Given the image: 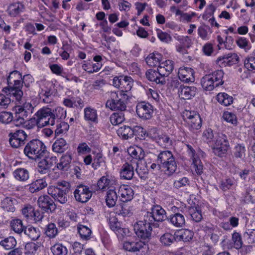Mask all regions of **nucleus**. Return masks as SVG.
<instances>
[{"label": "nucleus", "instance_id": "obj_1", "mask_svg": "<svg viewBox=\"0 0 255 255\" xmlns=\"http://www.w3.org/2000/svg\"><path fill=\"white\" fill-rule=\"evenodd\" d=\"M66 115V111L61 107L52 110L48 107H43L34 114L28 122L31 124V127L37 126L41 128L47 125L53 126L56 119H64Z\"/></svg>", "mask_w": 255, "mask_h": 255}, {"label": "nucleus", "instance_id": "obj_2", "mask_svg": "<svg viewBox=\"0 0 255 255\" xmlns=\"http://www.w3.org/2000/svg\"><path fill=\"white\" fill-rule=\"evenodd\" d=\"M156 162L161 164L162 170L168 177L172 176L177 170L175 157L169 150L160 151L157 155Z\"/></svg>", "mask_w": 255, "mask_h": 255}, {"label": "nucleus", "instance_id": "obj_3", "mask_svg": "<svg viewBox=\"0 0 255 255\" xmlns=\"http://www.w3.org/2000/svg\"><path fill=\"white\" fill-rule=\"evenodd\" d=\"M70 183L66 181H58L56 185L50 186L47 189L49 195L56 202L66 203L68 199V193L70 191Z\"/></svg>", "mask_w": 255, "mask_h": 255}, {"label": "nucleus", "instance_id": "obj_4", "mask_svg": "<svg viewBox=\"0 0 255 255\" xmlns=\"http://www.w3.org/2000/svg\"><path fill=\"white\" fill-rule=\"evenodd\" d=\"M129 96L122 92H111L110 98L107 100L106 107L112 111H126Z\"/></svg>", "mask_w": 255, "mask_h": 255}, {"label": "nucleus", "instance_id": "obj_5", "mask_svg": "<svg viewBox=\"0 0 255 255\" xmlns=\"http://www.w3.org/2000/svg\"><path fill=\"white\" fill-rule=\"evenodd\" d=\"M8 93L19 101L23 96L22 75L17 71H13L9 73L7 79Z\"/></svg>", "mask_w": 255, "mask_h": 255}, {"label": "nucleus", "instance_id": "obj_6", "mask_svg": "<svg viewBox=\"0 0 255 255\" xmlns=\"http://www.w3.org/2000/svg\"><path fill=\"white\" fill-rule=\"evenodd\" d=\"M23 152L29 159L36 160L44 156L46 149L44 144L41 141L33 139L26 144Z\"/></svg>", "mask_w": 255, "mask_h": 255}, {"label": "nucleus", "instance_id": "obj_7", "mask_svg": "<svg viewBox=\"0 0 255 255\" xmlns=\"http://www.w3.org/2000/svg\"><path fill=\"white\" fill-rule=\"evenodd\" d=\"M223 76L224 72L222 70L215 71L212 74L204 76L201 80L202 88L206 91L213 90L214 88L223 84Z\"/></svg>", "mask_w": 255, "mask_h": 255}, {"label": "nucleus", "instance_id": "obj_8", "mask_svg": "<svg viewBox=\"0 0 255 255\" xmlns=\"http://www.w3.org/2000/svg\"><path fill=\"white\" fill-rule=\"evenodd\" d=\"M215 155L222 157L226 154L230 148V144L226 135L221 133L215 137L210 146Z\"/></svg>", "mask_w": 255, "mask_h": 255}, {"label": "nucleus", "instance_id": "obj_9", "mask_svg": "<svg viewBox=\"0 0 255 255\" xmlns=\"http://www.w3.org/2000/svg\"><path fill=\"white\" fill-rule=\"evenodd\" d=\"M125 250L135 253L137 255H148V245L139 239L125 241L123 244Z\"/></svg>", "mask_w": 255, "mask_h": 255}, {"label": "nucleus", "instance_id": "obj_10", "mask_svg": "<svg viewBox=\"0 0 255 255\" xmlns=\"http://www.w3.org/2000/svg\"><path fill=\"white\" fill-rule=\"evenodd\" d=\"M183 119L186 123V126L190 131L195 132L199 129L202 125V122L199 114L193 111L185 110L183 113Z\"/></svg>", "mask_w": 255, "mask_h": 255}, {"label": "nucleus", "instance_id": "obj_11", "mask_svg": "<svg viewBox=\"0 0 255 255\" xmlns=\"http://www.w3.org/2000/svg\"><path fill=\"white\" fill-rule=\"evenodd\" d=\"M166 218L165 211L159 205L153 206L144 215L145 222H150L152 224L155 222H162Z\"/></svg>", "mask_w": 255, "mask_h": 255}, {"label": "nucleus", "instance_id": "obj_12", "mask_svg": "<svg viewBox=\"0 0 255 255\" xmlns=\"http://www.w3.org/2000/svg\"><path fill=\"white\" fill-rule=\"evenodd\" d=\"M151 223L145 222L143 218V221L137 222L134 226V230L138 238L143 240H149L151 237L152 227Z\"/></svg>", "mask_w": 255, "mask_h": 255}, {"label": "nucleus", "instance_id": "obj_13", "mask_svg": "<svg viewBox=\"0 0 255 255\" xmlns=\"http://www.w3.org/2000/svg\"><path fill=\"white\" fill-rule=\"evenodd\" d=\"M113 85L120 89V92L127 94L132 88L133 80L130 77L128 76H116L113 79Z\"/></svg>", "mask_w": 255, "mask_h": 255}, {"label": "nucleus", "instance_id": "obj_14", "mask_svg": "<svg viewBox=\"0 0 255 255\" xmlns=\"http://www.w3.org/2000/svg\"><path fill=\"white\" fill-rule=\"evenodd\" d=\"M173 84L178 88V93L180 98L188 100L194 97L197 93V88L194 86H187L180 84L177 80L173 81Z\"/></svg>", "mask_w": 255, "mask_h": 255}, {"label": "nucleus", "instance_id": "obj_15", "mask_svg": "<svg viewBox=\"0 0 255 255\" xmlns=\"http://www.w3.org/2000/svg\"><path fill=\"white\" fill-rule=\"evenodd\" d=\"M136 112L140 119L149 120L152 117L153 107L149 103L141 102L136 105Z\"/></svg>", "mask_w": 255, "mask_h": 255}, {"label": "nucleus", "instance_id": "obj_16", "mask_svg": "<svg viewBox=\"0 0 255 255\" xmlns=\"http://www.w3.org/2000/svg\"><path fill=\"white\" fill-rule=\"evenodd\" d=\"M148 134L158 145L163 147L168 148L172 145V141L170 137L166 134L156 133V128H151Z\"/></svg>", "mask_w": 255, "mask_h": 255}, {"label": "nucleus", "instance_id": "obj_17", "mask_svg": "<svg viewBox=\"0 0 255 255\" xmlns=\"http://www.w3.org/2000/svg\"><path fill=\"white\" fill-rule=\"evenodd\" d=\"M74 195L76 201L86 203L91 198L92 192L87 186L80 184L77 186L74 191Z\"/></svg>", "mask_w": 255, "mask_h": 255}, {"label": "nucleus", "instance_id": "obj_18", "mask_svg": "<svg viewBox=\"0 0 255 255\" xmlns=\"http://www.w3.org/2000/svg\"><path fill=\"white\" fill-rule=\"evenodd\" d=\"M8 136L10 145L17 148L24 144L27 135L24 130H18L13 133H9Z\"/></svg>", "mask_w": 255, "mask_h": 255}, {"label": "nucleus", "instance_id": "obj_19", "mask_svg": "<svg viewBox=\"0 0 255 255\" xmlns=\"http://www.w3.org/2000/svg\"><path fill=\"white\" fill-rule=\"evenodd\" d=\"M239 59L237 54L230 52L219 57L216 60V63L220 67L231 66L237 64Z\"/></svg>", "mask_w": 255, "mask_h": 255}, {"label": "nucleus", "instance_id": "obj_20", "mask_svg": "<svg viewBox=\"0 0 255 255\" xmlns=\"http://www.w3.org/2000/svg\"><path fill=\"white\" fill-rule=\"evenodd\" d=\"M174 214L169 216L168 220L175 227L178 228L183 227L185 225V219L182 214V209L175 208L174 209Z\"/></svg>", "mask_w": 255, "mask_h": 255}, {"label": "nucleus", "instance_id": "obj_21", "mask_svg": "<svg viewBox=\"0 0 255 255\" xmlns=\"http://www.w3.org/2000/svg\"><path fill=\"white\" fill-rule=\"evenodd\" d=\"M37 204L40 208L46 212L54 211L56 207L53 200L47 195L40 196L38 199Z\"/></svg>", "mask_w": 255, "mask_h": 255}, {"label": "nucleus", "instance_id": "obj_22", "mask_svg": "<svg viewBox=\"0 0 255 255\" xmlns=\"http://www.w3.org/2000/svg\"><path fill=\"white\" fill-rule=\"evenodd\" d=\"M13 116L14 123L16 126L23 125L25 124L27 117L29 116L22 109V108L16 106L15 107Z\"/></svg>", "mask_w": 255, "mask_h": 255}, {"label": "nucleus", "instance_id": "obj_23", "mask_svg": "<svg viewBox=\"0 0 255 255\" xmlns=\"http://www.w3.org/2000/svg\"><path fill=\"white\" fill-rule=\"evenodd\" d=\"M118 193L123 202L130 201L134 195V192L132 188L127 185H121L119 188Z\"/></svg>", "mask_w": 255, "mask_h": 255}, {"label": "nucleus", "instance_id": "obj_24", "mask_svg": "<svg viewBox=\"0 0 255 255\" xmlns=\"http://www.w3.org/2000/svg\"><path fill=\"white\" fill-rule=\"evenodd\" d=\"M173 69V61L167 60L160 63L158 67L157 70L159 71V75L165 78L166 77H167L172 72Z\"/></svg>", "mask_w": 255, "mask_h": 255}, {"label": "nucleus", "instance_id": "obj_25", "mask_svg": "<svg viewBox=\"0 0 255 255\" xmlns=\"http://www.w3.org/2000/svg\"><path fill=\"white\" fill-rule=\"evenodd\" d=\"M133 206L128 202H123L117 206L116 213L123 217H130L132 215Z\"/></svg>", "mask_w": 255, "mask_h": 255}, {"label": "nucleus", "instance_id": "obj_26", "mask_svg": "<svg viewBox=\"0 0 255 255\" xmlns=\"http://www.w3.org/2000/svg\"><path fill=\"white\" fill-rule=\"evenodd\" d=\"M194 71L189 67H181L178 71V77L183 82H189L194 80Z\"/></svg>", "mask_w": 255, "mask_h": 255}, {"label": "nucleus", "instance_id": "obj_27", "mask_svg": "<svg viewBox=\"0 0 255 255\" xmlns=\"http://www.w3.org/2000/svg\"><path fill=\"white\" fill-rule=\"evenodd\" d=\"M116 182L115 179L109 175H106L102 176L97 182V186L99 189L104 190L107 188L112 187Z\"/></svg>", "mask_w": 255, "mask_h": 255}, {"label": "nucleus", "instance_id": "obj_28", "mask_svg": "<svg viewBox=\"0 0 255 255\" xmlns=\"http://www.w3.org/2000/svg\"><path fill=\"white\" fill-rule=\"evenodd\" d=\"M145 75L148 80L155 82L157 84L163 85L166 83L165 78L159 75L158 70L156 71L152 69H149L146 71Z\"/></svg>", "mask_w": 255, "mask_h": 255}, {"label": "nucleus", "instance_id": "obj_29", "mask_svg": "<svg viewBox=\"0 0 255 255\" xmlns=\"http://www.w3.org/2000/svg\"><path fill=\"white\" fill-rule=\"evenodd\" d=\"M47 185L45 178L38 179L28 185V190L30 192L34 193L42 190L47 187Z\"/></svg>", "mask_w": 255, "mask_h": 255}, {"label": "nucleus", "instance_id": "obj_30", "mask_svg": "<svg viewBox=\"0 0 255 255\" xmlns=\"http://www.w3.org/2000/svg\"><path fill=\"white\" fill-rule=\"evenodd\" d=\"M71 160V154L70 152H67L60 157L59 162L57 163L56 167L59 170L66 171L70 167Z\"/></svg>", "mask_w": 255, "mask_h": 255}, {"label": "nucleus", "instance_id": "obj_31", "mask_svg": "<svg viewBox=\"0 0 255 255\" xmlns=\"http://www.w3.org/2000/svg\"><path fill=\"white\" fill-rule=\"evenodd\" d=\"M120 176L122 179L130 180L134 175V166L124 163L120 170Z\"/></svg>", "mask_w": 255, "mask_h": 255}, {"label": "nucleus", "instance_id": "obj_32", "mask_svg": "<svg viewBox=\"0 0 255 255\" xmlns=\"http://www.w3.org/2000/svg\"><path fill=\"white\" fill-rule=\"evenodd\" d=\"M109 224L110 228L115 232L117 235L124 236L126 235L125 229L121 227V224L118 221L115 217H110L109 219Z\"/></svg>", "mask_w": 255, "mask_h": 255}, {"label": "nucleus", "instance_id": "obj_33", "mask_svg": "<svg viewBox=\"0 0 255 255\" xmlns=\"http://www.w3.org/2000/svg\"><path fill=\"white\" fill-rule=\"evenodd\" d=\"M127 152L129 156L134 159L141 160L144 157V151L139 146H130L128 148Z\"/></svg>", "mask_w": 255, "mask_h": 255}, {"label": "nucleus", "instance_id": "obj_34", "mask_svg": "<svg viewBox=\"0 0 255 255\" xmlns=\"http://www.w3.org/2000/svg\"><path fill=\"white\" fill-rule=\"evenodd\" d=\"M68 148V145L66 141L63 138H60L56 140L52 145V150L54 152L62 153Z\"/></svg>", "mask_w": 255, "mask_h": 255}, {"label": "nucleus", "instance_id": "obj_35", "mask_svg": "<svg viewBox=\"0 0 255 255\" xmlns=\"http://www.w3.org/2000/svg\"><path fill=\"white\" fill-rule=\"evenodd\" d=\"M118 200V195L115 190L110 189L107 191L105 196V201L107 206L109 208L114 207Z\"/></svg>", "mask_w": 255, "mask_h": 255}, {"label": "nucleus", "instance_id": "obj_36", "mask_svg": "<svg viewBox=\"0 0 255 255\" xmlns=\"http://www.w3.org/2000/svg\"><path fill=\"white\" fill-rule=\"evenodd\" d=\"M117 132L119 136L123 139H128L133 136L134 129H132L128 126H124L117 129Z\"/></svg>", "mask_w": 255, "mask_h": 255}, {"label": "nucleus", "instance_id": "obj_37", "mask_svg": "<svg viewBox=\"0 0 255 255\" xmlns=\"http://www.w3.org/2000/svg\"><path fill=\"white\" fill-rule=\"evenodd\" d=\"M162 55L158 53L150 54L145 59L146 62L150 67L158 66L160 63Z\"/></svg>", "mask_w": 255, "mask_h": 255}, {"label": "nucleus", "instance_id": "obj_38", "mask_svg": "<svg viewBox=\"0 0 255 255\" xmlns=\"http://www.w3.org/2000/svg\"><path fill=\"white\" fill-rule=\"evenodd\" d=\"M16 202L15 199L9 197H6L1 201V207L7 212H13L15 209L14 204Z\"/></svg>", "mask_w": 255, "mask_h": 255}, {"label": "nucleus", "instance_id": "obj_39", "mask_svg": "<svg viewBox=\"0 0 255 255\" xmlns=\"http://www.w3.org/2000/svg\"><path fill=\"white\" fill-rule=\"evenodd\" d=\"M215 9V7L213 4H210L206 10V14L204 15L203 17L204 19H207L208 17L212 16V17L210 18L209 19V22L212 26H215L218 28L220 25L215 21V17L213 16Z\"/></svg>", "mask_w": 255, "mask_h": 255}, {"label": "nucleus", "instance_id": "obj_40", "mask_svg": "<svg viewBox=\"0 0 255 255\" xmlns=\"http://www.w3.org/2000/svg\"><path fill=\"white\" fill-rule=\"evenodd\" d=\"M24 234L32 240L35 241L40 236V232L38 228L32 226H27L24 230Z\"/></svg>", "mask_w": 255, "mask_h": 255}, {"label": "nucleus", "instance_id": "obj_41", "mask_svg": "<svg viewBox=\"0 0 255 255\" xmlns=\"http://www.w3.org/2000/svg\"><path fill=\"white\" fill-rule=\"evenodd\" d=\"M176 236V233L172 235L170 233H166L161 236L160 241L163 245L170 246L177 240Z\"/></svg>", "mask_w": 255, "mask_h": 255}, {"label": "nucleus", "instance_id": "obj_42", "mask_svg": "<svg viewBox=\"0 0 255 255\" xmlns=\"http://www.w3.org/2000/svg\"><path fill=\"white\" fill-rule=\"evenodd\" d=\"M10 226L11 229L18 234L24 232V229L26 227L23 225L22 220L16 218L12 219L10 221Z\"/></svg>", "mask_w": 255, "mask_h": 255}, {"label": "nucleus", "instance_id": "obj_43", "mask_svg": "<svg viewBox=\"0 0 255 255\" xmlns=\"http://www.w3.org/2000/svg\"><path fill=\"white\" fill-rule=\"evenodd\" d=\"M41 248L40 245L35 243H28L25 246V254L27 255H35L40 252Z\"/></svg>", "mask_w": 255, "mask_h": 255}, {"label": "nucleus", "instance_id": "obj_44", "mask_svg": "<svg viewBox=\"0 0 255 255\" xmlns=\"http://www.w3.org/2000/svg\"><path fill=\"white\" fill-rule=\"evenodd\" d=\"M15 239L12 236H9L0 241V245L5 250H9L13 249L16 245Z\"/></svg>", "mask_w": 255, "mask_h": 255}, {"label": "nucleus", "instance_id": "obj_45", "mask_svg": "<svg viewBox=\"0 0 255 255\" xmlns=\"http://www.w3.org/2000/svg\"><path fill=\"white\" fill-rule=\"evenodd\" d=\"M84 118L86 121L97 122L98 115L97 110L90 107L84 109Z\"/></svg>", "mask_w": 255, "mask_h": 255}, {"label": "nucleus", "instance_id": "obj_46", "mask_svg": "<svg viewBox=\"0 0 255 255\" xmlns=\"http://www.w3.org/2000/svg\"><path fill=\"white\" fill-rule=\"evenodd\" d=\"M51 166V162L47 158H44L40 160L37 166V171L41 174L48 173Z\"/></svg>", "mask_w": 255, "mask_h": 255}, {"label": "nucleus", "instance_id": "obj_47", "mask_svg": "<svg viewBox=\"0 0 255 255\" xmlns=\"http://www.w3.org/2000/svg\"><path fill=\"white\" fill-rule=\"evenodd\" d=\"M14 177L19 181H26L29 176V171L25 168H18L13 172Z\"/></svg>", "mask_w": 255, "mask_h": 255}, {"label": "nucleus", "instance_id": "obj_48", "mask_svg": "<svg viewBox=\"0 0 255 255\" xmlns=\"http://www.w3.org/2000/svg\"><path fill=\"white\" fill-rule=\"evenodd\" d=\"M217 100L221 104L228 106L233 103V98L225 93H220L217 96Z\"/></svg>", "mask_w": 255, "mask_h": 255}, {"label": "nucleus", "instance_id": "obj_49", "mask_svg": "<svg viewBox=\"0 0 255 255\" xmlns=\"http://www.w3.org/2000/svg\"><path fill=\"white\" fill-rule=\"evenodd\" d=\"M194 233L191 231L186 229L181 231L177 234V239L178 241H183L184 242H188L191 241L193 237Z\"/></svg>", "mask_w": 255, "mask_h": 255}, {"label": "nucleus", "instance_id": "obj_50", "mask_svg": "<svg viewBox=\"0 0 255 255\" xmlns=\"http://www.w3.org/2000/svg\"><path fill=\"white\" fill-rule=\"evenodd\" d=\"M78 233L83 240H88L90 238L92 233L91 229L83 225H79L77 228Z\"/></svg>", "mask_w": 255, "mask_h": 255}, {"label": "nucleus", "instance_id": "obj_51", "mask_svg": "<svg viewBox=\"0 0 255 255\" xmlns=\"http://www.w3.org/2000/svg\"><path fill=\"white\" fill-rule=\"evenodd\" d=\"M189 213L192 219L196 222H200L203 218L201 210L199 207H190Z\"/></svg>", "mask_w": 255, "mask_h": 255}, {"label": "nucleus", "instance_id": "obj_52", "mask_svg": "<svg viewBox=\"0 0 255 255\" xmlns=\"http://www.w3.org/2000/svg\"><path fill=\"white\" fill-rule=\"evenodd\" d=\"M53 255H66L68 251L66 247L61 244H56L51 248Z\"/></svg>", "mask_w": 255, "mask_h": 255}, {"label": "nucleus", "instance_id": "obj_53", "mask_svg": "<svg viewBox=\"0 0 255 255\" xmlns=\"http://www.w3.org/2000/svg\"><path fill=\"white\" fill-rule=\"evenodd\" d=\"M173 182V187L176 189H180L182 187L188 185L190 183L189 179L184 176L176 177L175 176Z\"/></svg>", "mask_w": 255, "mask_h": 255}, {"label": "nucleus", "instance_id": "obj_54", "mask_svg": "<svg viewBox=\"0 0 255 255\" xmlns=\"http://www.w3.org/2000/svg\"><path fill=\"white\" fill-rule=\"evenodd\" d=\"M244 242L247 244H252L255 242V229H247L243 235Z\"/></svg>", "mask_w": 255, "mask_h": 255}, {"label": "nucleus", "instance_id": "obj_55", "mask_svg": "<svg viewBox=\"0 0 255 255\" xmlns=\"http://www.w3.org/2000/svg\"><path fill=\"white\" fill-rule=\"evenodd\" d=\"M125 120L123 112L114 113L110 117V121L112 125H117L123 123Z\"/></svg>", "mask_w": 255, "mask_h": 255}, {"label": "nucleus", "instance_id": "obj_56", "mask_svg": "<svg viewBox=\"0 0 255 255\" xmlns=\"http://www.w3.org/2000/svg\"><path fill=\"white\" fill-rule=\"evenodd\" d=\"M192 153L193 168L195 169L197 174H200L203 172V165L198 157L195 155L193 152Z\"/></svg>", "mask_w": 255, "mask_h": 255}, {"label": "nucleus", "instance_id": "obj_57", "mask_svg": "<svg viewBox=\"0 0 255 255\" xmlns=\"http://www.w3.org/2000/svg\"><path fill=\"white\" fill-rule=\"evenodd\" d=\"M45 233L49 238H54L58 234V229L54 223H50L46 226Z\"/></svg>", "mask_w": 255, "mask_h": 255}, {"label": "nucleus", "instance_id": "obj_58", "mask_svg": "<svg viewBox=\"0 0 255 255\" xmlns=\"http://www.w3.org/2000/svg\"><path fill=\"white\" fill-rule=\"evenodd\" d=\"M40 95V98L44 103H50L53 101V93L50 89H42Z\"/></svg>", "mask_w": 255, "mask_h": 255}, {"label": "nucleus", "instance_id": "obj_59", "mask_svg": "<svg viewBox=\"0 0 255 255\" xmlns=\"http://www.w3.org/2000/svg\"><path fill=\"white\" fill-rule=\"evenodd\" d=\"M135 171L140 178L145 179L148 177V169L145 165H137Z\"/></svg>", "mask_w": 255, "mask_h": 255}, {"label": "nucleus", "instance_id": "obj_60", "mask_svg": "<svg viewBox=\"0 0 255 255\" xmlns=\"http://www.w3.org/2000/svg\"><path fill=\"white\" fill-rule=\"evenodd\" d=\"M12 121L14 122L13 116L11 113L8 112L0 113V122L2 123L7 124Z\"/></svg>", "mask_w": 255, "mask_h": 255}, {"label": "nucleus", "instance_id": "obj_61", "mask_svg": "<svg viewBox=\"0 0 255 255\" xmlns=\"http://www.w3.org/2000/svg\"><path fill=\"white\" fill-rule=\"evenodd\" d=\"M69 128V125L64 122H61L57 126V128L55 130L56 135L64 134L68 130Z\"/></svg>", "mask_w": 255, "mask_h": 255}, {"label": "nucleus", "instance_id": "obj_62", "mask_svg": "<svg viewBox=\"0 0 255 255\" xmlns=\"http://www.w3.org/2000/svg\"><path fill=\"white\" fill-rule=\"evenodd\" d=\"M246 148L242 144H238L235 147L234 155L236 158L244 159L246 156Z\"/></svg>", "mask_w": 255, "mask_h": 255}, {"label": "nucleus", "instance_id": "obj_63", "mask_svg": "<svg viewBox=\"0 0 255 255\" xmlns=\"http://www.w3.org/2000/svg\"><path fill=\"white\" fill-rule=\"evenodd\" d=\"M22 5L20 3H14L9 7V13L10 15L15 16L22 11Z\"/></svg>", "mask_w": 255, "mask_h": 255}, {"label": "nucleus", "instance_id": "obj_64", "mask_svg": "<svg viewBox=\"0 0 255 255\" xmlns=\"http://www.w3.org/2000/svg\"><path fill=\"white\" fill-rule=\"evenodd\" d=\"M235 184L236 181L234 179L227 178L221 182L220 187L222 190L227 191L230 189Z\"/></svg>", "mask_w": 255, "mask_h": 255}]
</instances>
